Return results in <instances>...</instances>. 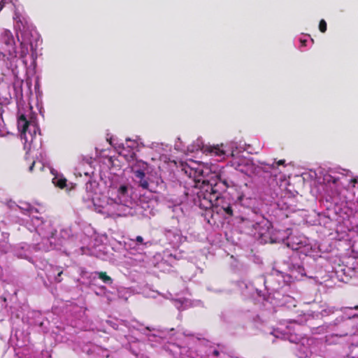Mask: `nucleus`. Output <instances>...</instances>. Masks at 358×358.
Listing matches in <instances>:
<instances>
[{
    "label": "nucleus",
    "instance_id": "obj_36",
    "mask_svg": "<svg viewBox=\"0 0 358 358\" xmlns=\"http://www.w3.org/2000/svg\"><path fill=\"white\" fill-rule=\"evenodd\" d=\"M353 317H358V315H353Z\"/></svg>",
    "mask_w": 358,
    "mask_h": 358
},
{
    "label": "nucleus",
    "instance_id": "obj_8",
    "mask_svg": "<svg viewBox=\"0 0 358 358\" xmlns=\"http://www.w3.org/2000/svg\"><path fill=\"white\" fill-rule=\"evenodd\" d=\"M189 152L201 150L203 152L210 154L217 157L215 160L222 162L224 159V150L219 145H205L201 138H198L192 144L187 148Z\"/></svg>",
    "mask_w": 358,
    "mask_h": 358
},
{
    "label": "nucleus",
    "instance_id": "obj_18",
    "mask_svg": "<svg viewBox=\"0 0 358 358\" xmlns=\"http://www.w3.org/2000/svg\"><path fill=\"white\" fill-rule=\"evenodd\" d=\"M51 173L54 176L52 178V182L55 186L60 188L67 187L66 179L61 174L58 173L55 169L49 167Z\"/></svg>",
    "mask_w": 358,
    "mask_h": 358
},
{
    "label": "nucleus",
    "instance_id": "obj_24",
    "mask_svg": "<svg viewBox=\"0 0 358 358\" xmlns=\"http://www.w3.org/2000/svg\"><path fill=\"white\" fill-rule=\"evenodd\" d=\"M8 248H9V246L7 244V243H2L0 245V252L1 253H6L8 252Z\"/></svg>",
    "mask_w": 358,
    "mask_h": 358
},
{
    "label": "nucleus",
    "instance_id": "obj_21",
    "mask_svg": "<svg viewBox=\"0 0 358 358\" xmlns=\"http://www.w3.org/2000/svg\"><path fill=\"white\" fill-rule=\"evenodd\" d=\"M175 149L182 152L186 150L185 146L182 144L180 138H178L177 141L175 143Z\"/></svg>",
    "mask_w": 358,
    "mask_h": 358
},
{
    "label": "nucleus",
    "instance_id": "obj_17",
    "mask_svg": "<svg viewBox=\"0 0 358 358\" xmlns=\"http://www.w3.org/2000/svg\"><path fill=\"white\" fill-rule=\"evenodd\" d=\"M90 278H92V285H96V280L97 279L101 280L106 285H111L113 283V280L110 277L108 276L105 273L102 272H93L90 275Z\"/></svg>",
    "mask_w": 358,
    "mask_h": 358
},
{
    "label": "nucleus",
    "instance_id": "obj_16",
    "mask_svg": "<svg viewBox=\"0 0 358 358\" xmlns=\"http://www.w3.org/2000/svg\"><path fill=\"white\" fill-rule=\"evenodd\" d=\"M96 295L106 299V301L109 303L115 299L116 294L115 292L107 290L104 286H98L94 289Z\"/></svg>",
    "mask_w": 358,
    "mask_h": 358
},
{
    "label": "nucleus",
    "instance_id": "obj_20",
    "mask_svg": "<svg viewBox=\"0 0 358 358\" xmlns=\"http://www.w3.org/2000/svg\"><path fill=\"white\" fill-rule=\"evenodd\" d=\"M22 83H15L13 87L16 91L15 96L17 99H21L22 97Z\"/></svg>",
    "mask_w": 358,
    "mask_h": 358
},
{
    "label": "nucleus",
    "instance_id": "obj_27",
    "mask_svg": "<svg viewBox=\"0 0 358 358\" xmlns=\"http://www.w3.org/2000/svg\"><path fill=\"white\" fill-rule=\"evenodd\" d=\"M350 182L353 183V185H355V184L357 182V180L356 178H352L351 179Z\"/></svg>",
    "mask_w": 358,
    "mask_h": 358
},
{
    "label": "nucleus",
    "instance_id": "obj_37",
    "mask_svg": "<svg viewBox=\"0 0 358 358\" xmlns=\"http://www.w3.org/2000/svg\"><path fill=\"white\" fill-rule=\"evenodd\" d=\"M357 358H358V356H357Z\"/></svg>",
    "mask_w": 358,
    "mask_h": 358
},
{
    "label": "nucleus",
    "instance_id": "obj_30",
    "mask_svg": "<svg viewBox=\"0 0 358 358\" xmlns=\"http://www.w3.org/2000/svg\"><path fill=\"white\" fill-rule=\"evenodd\" d=\"M349 308H350V309L358 310V305L355 306L354 307H350Z\"/></svg>",
    "mask_w": 358,
    "mask_h": 358
},
{
    "label": "nucleus",
    "instance_id": "obj_28",
    "mask_svg": "<svg viewBox=\"0 0 358 358\" xmlns=\"http://www.w3.org/2000/svg\"><path fill=\"white\" fill-rule=\"evenodd\" d=\"M36 164V162H34L31 164V166H30L29 167V171H31L33 170V167L34 166V165Z\"/></svg>",
    "mask_w": 358,
    "mask_h": 358
},
{
    "label": "nucleus",
    "instance_id": "obj_26",
    "mask_svg": "<svg viewBox=\"0 0 358 358\" xmlns=\"http://www.w3.org/2000/svg\"><path fill=\"white\" fill-rule=\"evenodd\" d=\"M6 56V54L3 53L1 50H0V61L4 60Z\"/></svg>",
    "mask_w": 358,
    "mask_h": 358
},
{
    "label": "nucleus",
    "instance_id": "obj_32",
    "mask_svg": "<svg viewBox=\"0 0 358 358\" xmlns=\"http://www.w3.org/2000/svg\"><path fill=\"white\" fill-rule=\"evenodd\" d=\"M61 234H67V231H66V230H62V231H61Z\"/></svg>",
    "mask_w": 358,
    "mask_h": 358
},
{
    "label": "nucleus",
    "instance_id": "obj_33",
    "mask_svg": "<svg viewBox=\"0 0 358 358\" xmlns=\"http://www.w3.org/2000/svg\"><path fill=\"white\" fill-rule=\"evenodd\" d=\"M357 348H358V345L353 347L352 350V352H353V350H356Z\"/></svg>",
    "mask_w": 358,
    "mask_h": 358
},
{
    "label": "nucleus",
    "instance_id": "obj_15",
    "mask_svg": "<svg viewBox=\"0 0 358 358\" xmlns=\"http://www.w3.org/2000/svg\"><path fill=\"white\" fill-rule=\"evenodd\" d=\"M126 146L127 148H130L127 150V148L123 146L122 150L120 152V154L126 157L127 160L130 162L134 160L136 157L135 150H137L138 147V141L135 140L127 139Z\"/></svg>",
    "mask_w": 358,
    "mask_h": 358
},
{
    "label": "nucleus",
    "instance_id": "obj_34",
    "mask_svg": "<svg viewBox=\"0 0 358 358\" xmlns=\"http://www.w3.org/2000/svg\"><path fill=\"white\" fill-rule=\"evenodd\" d=\"M85 175L88 176V175H89V173H88L87 172H85Z\"/></svg>",
    "mask_w": 358,
    "mask_h": 358
},
{
    "label": "nucleus",
    "instance_id": "obj_6",
    "mask_svg": "<svg viewBox=\"0 0 358 358\" xmlns=\"http://www.w3.org/2000/svg\"><path fill=\"white\" fill-rule=\"evenodd\" d=\"M199 343L195 350L186 347L180 348V353L183 358H218L220 352L215 346L206 345L202 343L199 338H196Z\"/></svg>",
    "mask_w": 358,
    "mask_h": 358
},
{
    "label": "nucleus",
    "instance_id": "obj_9",
    "mask_svg": "<svg viewBox=\"0 0 358 358\" xmlns=\"http://www.w3.org/2000/svg\"><path fill=\"white\" fill-rule=\"evenodd\" d=\"M243 152L241 148H234V146L231 147V150L229 155H227L225 151V161L227 162V165L241 172H244L245 168L250 164L249 159L241 155Z\"/></svg>",
    "mask_w": 358,
    "mask_h": 358
},
{
    "label": "nucleus",
    "instance_id": "obj_11",
    "mask_svg": "<svg viewBox=\"0 0 358 358\" xmlns=\"http://www.w3.org/2000/svg\"><path fill=\"white\" fill-rule=\"evenodd\" d=\"M164 234L168 243L173 248H179L187 238L182 234L181 231L176 228L166 229Z\"/></svg>",
    "mask_w": 358,
    "mask_h": 358
},
{
    "label": "nucleus",
    "instance_id": "obj_7",
    "mask_svg": "<svg viewBox=\"0 0 358 358\" xmlns=\"http://www.w3.org/2000/svg\"><path fill=\"white\" fill-rule=\"evenodd\" d=\"M174 334V329L167 330L150 327H146L144 332L150 345L154 347L164 345L166 343H172L174 341L173 338Z\"/></svg>",
    "mask_w": 358,
    "mask_h": 358
},
{
    "label": "nucleus",
    "instance_id": "obj_10",
    "mask_svg": "<svg viewBox=\"0 0 358 358\" xmlns=\"http://www.w3.org/2000/svg\"><path fill=\"white\" fill-rule=\"evenodd\" d=\"M148 164L142 160H136L131 165V170L134 175L135 180L143 189H148L149 183L145 178V171L148 170Z\"/></svg>",
    "mask_w": 358,
    "mask_h": 358
},
{
    "label": "nucleus",
    "instance_id": "obj_35",
    "mask_svg": "<svg viewBox=\"0 0 358 358\" xmlns=\"http://www.w3.org/2000/svg\"><path fill=\"white\" fill-rule=\"evenodd\" d=\"M43 168V165H41V166L40 167L41 169H42Z\"/></svg>",
    "mask_w": 358,
    "mask_h": 358
},
{
    "label": "nucleus",
    "instance_id": "obj_5",
    "mask_svg": "<svg viewBox=\"0 0 358 358\" xmlns=\"http://www.w3.org/2000/svg\"><path fill=\"white\" fill-rule=\"evenodd\" d=\"M17 128L22 140H24V148L31 150L38 145L41 146L40 129L31 106L19 108L17 113Z\"/></svg>",
    "mask_w": 358,
    "mask_h": 358
},
{
    "label": "nucleus",
    "instance_id": "obj_4",
    "mask_svg": "<svg viewBox=\"0 0 358 358\" xmlns=\"http://www.w3.org/2000/svg\"><path fill=\"white\" fill-rule=\"evenodd\" d=\"M181 171L194 183L191 192H187L186 194L192 197V201L196 206L206 210V216L210 215L211 217V220H208L210 224L222 226L224 224V197L222 196V193H217L215 187L207 198L198 187L203 176L202 165L191 160L188 163L182 164Z\"/></svg>",
    "mask_w": 358,
    "mask_h": 358
},
{
    "label": "nucleus",
    "instance_id": "obj_14",
    "mask_svg": "<svg viewBox=\"0 0 358 358\" xmlns=\"http://www.w3.org/2000/svg\"><path fill=\"white\" fill-rule=\"evenodd\" d=\"M45 275L50 283H57L62 281L61 275L63 271L61 267L47 265L45 268Z\"/></svg>",
    "mask_w": 358,
    "mask_h": 358
},
{
    "label": "nucleus",
    "instance_id": "obj_25",
    "mask_svg": "<svg viewBox=\"0 0 358 358\" xmlns=\"http://www.w3.org/2000/svg\"><path fill=\"white\" fill-rule=\"evenodd\" d=\"M8 0H0V11L3 8L4 5L8 2ZM13 3V0H10Z\"/></svg>",
    "mask_w": 358,
    "mask_h": 358
},
{
    "label": "nucleus",
    "instance_id": "obj_29",
    "mask_svg": "<svg viewBox=\"0 0 358 358\" xmlns=\"http://www.w3.org/2000/svg\"><path fill=\"white\" fill-rule=\"evenodd\" d=\"M300 41H301L302 45H306V43L307 42L306 40H302V39H301Z\"/></svg>",
    "mask_w": 358,
    "mask_h": 358
},
{
    "label": "nucleus",
    "instance_id": "obj_31",
    "mask_svg": "<svg viewBox=\"0 0 358 358\" xmlns=\"http://www.w3.org/2000/svg\"><path fill=\"white\" fill-rule=\"evenodd\" d=\"M236 218L237 219H240V221H243V218L242 217H240V216H236Z\"/></svg>",
    "mask_w": 358,
    "mask_h": 358
},
{
    "label": "nucleus",
    "instance_id": "obj_13",
    "mask_svg": "<svg viewBox=\"0 0 358 358\" xmlns=\"http://www.w3.org/2000/svg\"><path fill=\"white\" fill-rule=\"evenodd\" d=\"M127 244L131 253L141 254L146 248L151 246L152 242L145 241L141 236H137L134 238H130Z\"/></svg>",
    "mask_w": 358,
    "mask_h": 358
},
{
    "label": "nucleus",
    "instance_id": "obj_2",
    "mask_svg": "<svg viewBox=\"0 0 358 358\" xmlns=\"http://www.w3.org/2000/svg\"><path fill=\"white\" fill-rule=\"evenodd\" d=\"M17 208L21 212L29 217L22 220L24 225L29 231L34 232L33 245L24 243L16 251L18 257L30 259L31 251L48 252L52 250H61L64 243V238H59L57 231L51 221L39 216L38 210L29 203L20 202Z\"/></svg>",
    "mask_w": 358,
    "mask_h": 358
},
{
    "label": "nucleus",
    "instance_id": "obj_1",
    "mask_svg": "<svg viewBox=\"0 0 358 358\" xmlns=\"http://www.w3.org/2000/svg\"><path fill=\"white\" fill-rule=\"evenodd\" d=\"M99 185L89 180L85 185V202L93 203L95 210L106 217L141 215L150 217L152 210L147 203H137L132 188L127 184L113 181L108 187L107 195L99 194Z\"/></svg>",
    "mask_w": 358,
    "mask_h": 358
},
{
    "label": "nucleus",
    "instance_id": "obj_19",
    "mask_svg": "<svg viewBox=\"0 0 358 358\" xmlns=\"http://www.w3.org/2000/svg\"><path fill=\"white\" fill-rule=\"evenodd\" d=\"M29 348L27 346L22 347L20 344L17 343L15 347V355L19 358H25L29 355Z\"/></svg>",
    "mask_w": 358,
    "mask_h": 358
},
{
    "label": "nucleus",
    "instance_id": "obj_12",
    "mask_svg": "<svg viewBox=\"0 0 358 358\" xmlns=\"http://www.w3.org/2000/svg\"><path fill=\"white\" fill-rule=\"evenodd\" d=\"M225 187L228 188L227 194L230 196V198H229L228 199L234 201V203L229 204L227 208H225V214H227L230 216H233L234 211L235 210V208H237V203L242 202L244 198V195L242 192H240L236 188H229L226 181Z\"/></svg>",
    "mask_w": 358,
    "mask_h": 358
},
{
    "label": "nucleus",
    "instance_id": "obj_23",
    "mask_svg": "<svg viewBox=\"0 0 358 358\" xmlns=\"http://www.w3.org/2000/svg\"><path fill=\"white\" fill-rule=\"evenodd\" d=\"M285 159H280L278 160V162H273L271 165V169H275L276 168L277 166H281V165H285Z\"/></svg>",
    "mask_w": 358,
    "mask_h": 358
},
{
    "label": "nucleus",
    "instance_id": "obj_3",
    "mask_svg": "<svg viewBox=\"0 0 358 358\" xmlns=\"http://www.w3.org/2000/svg\"><path fill=\"white\" fill-rule=\"evenodd\" d=\"M15 27L17 31V39L20 43V50L17 51L13 34L8 29H3L0 33V43L2 49L7 52L9 60L20 58L24 65L28 66L27 56L29 55L31 63L29 67H36L37 59L36 49L39 41V34L29 24L28 19L18 11L13 15Z\"/></svg>",
    "mask_w": 358,
    "mask_h": 358
},
{
    "label": "nucleus",
    "instance_id": "obj_22",
    "mask_svg": "<svg viewBox=\"0 0 358 358\" xmlns=\"http://www.w3.org/2000/svg\"><path fill=\"white\" fill-rule=\"evenodd\" d=\"M319 29L322 33H324L327 31V22L324 20H321L320 21Z\"/></svg>",
    "mask_w": 358,
    "mask_h": 358
}]
</instances>
